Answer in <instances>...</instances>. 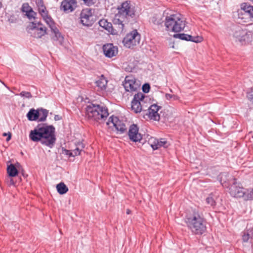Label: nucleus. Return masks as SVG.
Returning a JSON list of instances; mask_svg holds the SVG:
<instances>
[{"label":"nucleus","mask_w":253,"mask_h":253,"mask_svg":"<svg viewBox=\"0 0 253 253\" xmlns=\"http://www.w3.org/2000/svg\"><path fill=\"white\" fill-rule=\"evenodd\" d=\"M30 139L41 143L50 148L53 147L56 140L55 128L53 126L45 124H39L29 134Z\"/></svg>","instance_id":"f257e3e1"},{"label":"nucleus","mask_w":253,"mask_h":253,"mask_svg":"<svg viewBox=\"0 0 253 253\" xmlns=\"http://www.w3.org/2000/svg\"><path fill=\"white\" fill-rule=\"evenodd\" d=\"M135 7L130 1H126L123 2L118 7V13H116L113 20V23L120 31H123L124 25L128 23L130 20L135 16Z\"/></svg>","instance_id":"f03ea898"},{"label":"nucleus","mask_w":253,"mask_h":253,"mask_svg":"<svg viewBox=\"0 0 253 253\" xmlns=\"http://www.w3.org/2000/svg\"><path fill=\"white\" fill-rule=\"evenodd\" d=\"M184 222L188 228L195 235H202L206 231V222L199 212L193 211L187 213Z\"/></svg>","instance_id":"7ed1b4c3"},{"label":"nucleus","mask_w":253,"mask_h":253,"mask_svg":"<svg viewBox=\"0 0 253 253\" xmlns=\"http://www.w3.org/2000/svg\"><path fill=\"white\" fill-rule=\"evenodd\" d=\"M108 110L102 105L90 103L85 108V117L93 122H102L108 116Z\"/></svg>","instance_id":"20e7f679"},{"label":"nucleus","mask_w":253,"mask_h":253,"mask_svg":"<svg viewBox=\"0 0 253 253\" xmlns=\"http://www.w3.org/2000/svg\"><path fill=\"white\" fill-rule=\"evenodd\" d=\"M184 18L179 14H172L165 18V25L167 30L174 32L182 31L185 26Z\"/></svg>","instance_id":"39448f33"},{"label":"nucleus","mask_w":253,"mask_h":253,"mask_svg":"<svg viewBox=\"0 0 253 253\" xmlns=\"http://www.w3.org/2000/svg\"><path fill=\"white\" fill-rule=\"evenodd\" d=\"M46 28L41 22H31L27 27L28 32L35 38H41L46 34Z\"/></svg>","instance_id":"423d86ee"},{"label":"nucleus","mask_w":253,"mask_h":253,"mask_svg":"<svg viewBox=\"0 0 253 253\" xmlns=\"http://www.w3.org/2000/svg\"><path fill=\"white\" fill-rule=\"evenodd\" d=\"M144 98L145 95L142 92L137 93L134 95L131 101V109L135 113H140L141 111L144 113L147 111V107H144L143 105L144 103Z\"/></svg>","instance_id":"0eeeda50"},{"label":"nucleus","mask_w":253,"mask_h":253,"mask_svg":"<svg viewBox=\"0 0 253 253\" xmlns=\"http://www.w3.org/2000/svg\"><path fill=\"white\" fill-rule=\"evenodd\" d=\"M140 35L135 30L127 34L124 38L123 43L126 47L131 48L139 43Z\"/></svg>","instance_id":"6e6552de"},{"label":"nucleus","mask_w":253,"mask_h":253,"mask_svg":"<svg viewBox=\"0 0 253 253\" xmlns=\"http://www.w3.org/2000/svg\"><path fill=\"white\" fill-rule=\"evenodd\" d=\"M81 23L85 26H92L94 23V15L90 8H85L82 10L80 14Z\"/></svg>","instance_id":"1a4fd4ad"},{"label":"nucleus","mask_w":253,"mask_h":253,"mask_svg":"<svg viewBox=\"0 0 253 253\" xmlns=\"http://www.w3.org/2000/svg\"><path fill=\"white\" fill-rule=\"evenodd\" d=\"M161 107L154 104L149 106L146 112L143 113V116H147V118L155 121H159L160 119V116L158 113V111L161 109Z\"/></svg>","instance_id":"9d476101"},{"label":"nucleus","mask_w":253,"mask_h":253,"mask_svg":"<svg viewBox=\"0 0 253 253\" xmlns=\"http://www.w3.org/2000/svg\"><path fill=\"white\" fill-rule=\"evenodd\" d=\"M125 90L128 92L136 91L140 87V84L132 76H126L123 83Z\"/></svg>","instance_id":"9b49d317"},{"label":"nucleus","mask_w":253,"mask_h":253,"mask_svg":"<svg viewBox=\"0 0 253 253\" xmlns=\"http://www.w3.org/2000/svg\"><path fill=\"white\" fill-rule=\"evenodd\" d=\"M107 125H112L120 133H124L126 130V125L121 121L119 120L118 117L113 116L109 118Z\"/></svg>","instance_id":"f8f14e48"},{"label":"nucleus","mask_w":253,"mask_h":253,"mask_svg":"<svg viewBox=\"0 0 253 253\" xmlns=\"http://www.w3.org/2000/svg\"><path fill=\"white\" fill-rule=\"evenodd\" d=\"M138 127L137 125L133 124L129 128L128 135L129 139L134 142H140L142 137L140 133L138 132Z\"/></svg>","instance_id":"ddd939ff"},{"label":"nucleus","mask_w":253,"mask_h":253,"mask_svg":"<svg viewBox=\"0 0 253 253\" xmlns=\"http://www.w3.org/2000/svg\"><path fill=\"white\" fill-rule=\"evenodd\" d=\"M233 181V184L230 185L229 188L230 195L237 198L243 197L245 194L243 188L237 185L235 179H234Z\"/></svg>","instance_id":"4468645a"},{"label":"nucleus","mask_w":253,"mask_h":253,"mask_svg":"<svg viewBox=\"0 0 253 253\" xmlns=\"http://www.w3.org/2000/svg\"><path fill=\"white\" fill-rule=\"evenodd\" d=\"M98 24L100 27L103 28L112 35H116L118 33H122L123 32L119 31L115 25L114 27H113L112 23L108 22L107 20L105 19L99 20Z\"/></svg>","instance_id":"2eb2a0df"},{"label":"nucleus","mask_w":253,"mask_h":253,"mask_svg":"<svg viewBox=\"0 0 253 253\" xmlns=\"http://www.w3.org/2000/svg\"><path fill=\"white\" fill-rule=\"evenodd\" d=\"M103 51L104 55L109 58L116 56L118 53V48L112 43H107L103 46Z\"/></svg>","instance_id":"dca6fc26"},{"label":"nucleus","mask_w":253,"mask_h":253,"mask_svg":"<svg viewBox=\"0 0 253 253\" xmlns=\"http://www.w3.org/2000/svg\"><path fill=\"white\" fill-rule=\"evenodd\" d=\"M76 6V0H64L61 2V9L65 12H70L73 11Z\"/></svg>","instance_id":"f3484780"},{"label":"nucleus","mask_w":253,"mask_h":253,"mask_svg":"<svg viewBox=\"0 0 253 253\" xmlns=\"http://www.w3.org/2000/svg\"><path fill=\"white\" fill-rule=\"evenodd\" d=\"M174 38H179L182 40L191 41L194 42H200L202 41L203 38L200 36H192L186 34H176L174 35Z\"/></svg>","instance_id":"a211bd4d"},{"label":"nucleus","mask_w":253,"mask_h":253,"mask_svg":"<svg viewBox=\"0 0 253 253\" xmlns=\"http://www.w3.org/2000/svg\"><path fill=\"white\" fill-rule=\"evenodd\" d=\"M51 31L52 32L51 35L52 40L54 42H57L59 44H61L63 41V37L61 35L59 30L56 27L55 28L51 29Z\"/></svg>","instance_id":"6ab92c4d"},{"label":"nucleus","mask_w":253,"mask_h":253,"mask_svg":"<svg viewBox=\"0 0 253 253\" xmlns=\"http://www.w3.org/2000/svg\"><path fill=\"white\" fill-rule=\"evenodd\" d=\"M107 80L103 75H102L96 82V86L98 87V90L104 91L106 89Z\"/></svg>","instance_id":"aec40b11"},{"label":"nucleus","mask_w":253,"mask_h":253,"mask_svg":"<svg viewBox=\"0 0 253 253\" xmlns=\"http://www.w3.org/2000/svg\"><path fill=\"white\" fill-rule=\"evenodd\" d=\"M26 116L28 120L30 121H38L40 117L39 108L37 110L34 108L31 109L27 114Z\"/></svg>","instance_id":"412c9836"},{"label":"nucleus","mask_w":253,"mask_h":253,"mask_svg":"<svg viewBox=\"0 0 253 253\" xmlns=\"http://www.w3.org/2000/svg\"><path fill=\"white\" fill-rule=\"evenodd\" d=\"M40 14L42 17L43 20L46 22L47 25H48L51 30L56 27L54 22L53 21L52 18L48 15L47 11Z\"/></svg>","instance_id":"4be33fe9"},{"label":"nucleus","mask_w":253,"mask_h":253,"mask_svg":"<svg viewBox=\"0 0 253 253\" xmlns=\"http://www.w3.org/2000/svg\"><path fill=\"white\" fill-rule=\"evenodd\" d=\"M242 8L249 15L251 21H253V6L246 3Z\"/></svg>","instance_id":"5701e85b"},{"label":"nucleus","mask_w":253,"mask_h":253,"mask_svg":"<svg viewBox=\"0 0 253 253\" xmlns=\"http://www.w3.org/2000/svg\"><path fill=\"white\" fill-rule=\"evenodd\" d=\"M7 172L10 177H14L18 174V171L13 164H10L7 166Z\"/></svg>","instance_id":"b1692460"},{"label":"nucleus","mask_w":253,"mask_h":253,"mask_svg":"<svg viewBox=\"0 0 253 253\" xmlns=\"http://www.w3.org/2000/svg\"><path fill=\"white\" fill-rule=\"evenodd\" d=\"M39 111L40 112V117L39 118L38 122L45 121L48 115V111L42 108H39Z\"/></svg>","instance_id":"393cba45"},{"label":"nucleus","mask_w":253,"mask_h":253,"mask_svg":"<svg viewBox=\"0 0 253 253\" xmlns=\"http://www.w3.org/2000/svg\"><path fill=\"white\" fill-rule=\"evenodd\" d=\"M56 189L60 194H64L68 191V188L63 182L58 184L56 185Z\"/></svg>","instance_id":"a878e982"},{"label":"nucleus","mask_w":253,"mask_h":253,"mask_svg":"<svg viewBox=\"0 0 253 253\" xmlns=\"http://www.w3.org/2000/svg\"><path fill=\"white\" fill-rule=\"evenodd\" d=\"M151 21L153 23L157 25H161L164 22V20L163 19V16L161 14L155 15L152 18Z\"/></svg>","instance_id":"bb28decb"},{"label":"nucleus","mask_w":253,"mask_h":253,"mask_svg":"<svg viewBox=\"0 0 253 253\" xmlns=\"http://www.w3.org/2000/svg\"><path fill=\"white\" fill-rule=\"evenodd\" d=\"M36 2L37 6L38 7L39 12L40 14L45 12L47 11L45 6L43 4V2L42 0H36Z\"/></svg>","instance_id":"cd10ccee"},{"label":"nucleus","mask_w":253,"mask_h":253,"mask_svg":"<svg viewBox=\"0 0 253 253\" xmlns=\"http://www.w3.org/2000/svg\"><path fill=\"white\" fill-rule=\"evenodd\" d=\"M235 36L238 38L240 42L244 41L246 40V33L243 31L239 30L235 33Z\"/></svg>","instance_id":"c85d7f7f"},{"label":"nucleus","mask_w":253,"mask_h":253,"mask_svg":"<svg viewBox=\"0 0 253 253\" xmlns=\"http://www.w3.org/2000/svg\"><path fill=\"white\" fill-rule=\"evenodd\" d=\"M206 203L211 207L214 208L216 205V202L212 194H210L206 199Z\"/></svg>","instance_id":"c756f323"},{"label":"nucleus","mask_w":253,"mask_h":253,"mask_svg":"<svg viewBox=\"0 0 253 253\" xmlns=\"http://www.w3.org/2000/svg\"><path fill=\"white\" fill-rule=\"evenodd\" d=\"M84 148V146L82 143L79 144L76 148L73 150L72 155L73 157H75L76 156L79 155L81 153V152L82 151L83 149Z\"/></svg>","instance_id":"7c9ffc66"},{"label":"nucleus","mask_w":253,"mask_h":253,"mask_svg":"<svg viewBox=\"0 0 253 253\" xmlns=\"http://www.w3.org/2000/svg\"><path fill=\"white\" fill-rule=\"evenodd\" d=\"M158 141L159 139H156V138H151L149 140V143L154 150L158 149Z\"/></svg>","instance_id":"2f4dec72"},{"label":"nucleus","mask_w":253,"mask_h":253,"mask_svg":"<svg viewBox=\"0 0 253 253\" xmlns=\"http://www.w3.org/2000/svg\"><path fill=\"white\" fill-rule=\"evenodd\" d=\"M169 145V142L166 140L164 138H161L160 139H159L158 141V149L163 147L164 148H167Z\"/></svg>","instance_id":"473e14b6"},{"label":"nucleus","mask_w":253,"mask_h":253,"mask_svg":"<svg viewBox=\"0 0 253 253\" xmlns=\"http://www.w3.org/2000/svg\"><path fill=\"white\" fill-rule=\"evenodd\" d=\"M26 15L30 20H31L33 18L35 19V16L37 15V13L34 11L32 8L26 14Z\"/></svg>","instance_id":"72a5a7b5"},{"label":"nucleus","mask_w":253,"mask_h":253,"mask_svg":"<svg viewBox=\"0 0 253 253\" xmlns=\"http://www.w3.org/2000/svg\"><path fill=\"white\" fill-rule=\"evenodd\" d=\"M32 8L29 5L28 3H24L23 4L22 6V11L23 12H25L26 14Z\"/></svg>","instance_id":"f704fd0d"},{"label":"nucleus","mask_w":253,"mask_h":253,"mask_svg":"<svg viewBox=\"0 0 253 253\" xmlns=\"http://www.w3.org/2000/svg\"><path fill=\"white\" fill-rule=\"evenodd\" d=\"M21 97H26L27 98H31L32 95L30 92L23 91L19 94Z\"/></svg>","instance_id":"c9c22d12"},{"label":"nucleus","mask_w":253,"mask_h":253,"mask_svg":"<svg viewBox=\"0 0 253 253\" xmlns=\"http://www.w3.org/2000/svg\"><path fill=\"white\" fill-rule=\"evenodd\" d=\"M250 238V235L247 231H245L243 233V234L242 235V239L244 242H248Z\"/></svg>","instance_id":"e433bc0d"},{"label":"nucleus","mask_w":253,"mask_h":253,"mask_svg":"<svg viewBox=\"0 0 253 253\" xmlns=\"http://www.w3.org/2000/svg\"><path fill=\"white\" fill-rule=\"evenodd\" d=\"M165 97L167 100L173 99L176 100L178 99V96L175 95L170 94L169 93H166L165 94Z\"/></svg>","instance_id":"4c0bfd02"},{"label":"nucleus","mask_w":253,"mask_h":253,"mask_svg":"<svg viewBox=\"0 0 253 253\" xmlns=\"http://www.w3.org/2000/svg\"><path fill=\"white\" fill-rule=\"evenodd\" d=\"M227 175L228 173L226 172H223L220 174V178L221 184H223V183L226 182V179L224 178H225Z\"/></svg>","instance_id":"58836bf2"},{"label":"nucleus","mask_w":253,"mask_h":253,"mask_svg":"<svg viewBox=\"0 0 253 253\" xmlns=\"http://www.w3.org/2000/svg\"><path fill=\"white\" fill-rule=\"evenodd\" d=\"M84 4L88 6H91L94 4L97 0H83Z\"/></svg>","instance_id":"ea45409f"},{"label":"nucleus","mask_w":253,"mask_h":253,"mask_svg":"<svg viewBox=\"0 0 253 253\" xmlns=\"http://www.w3.org/2000/svg\"><path fill=\"white\" fill-rule=\"evenodd\" d=\"M150 89V86L148 84H145L142 86L143 91L145 93H148Z\"/></svg>","instance_id":"a19ab883"},{"label":"nucleus","mask_w":253,"mask_h":253,"mask_svg":"<svg viewBox=\"0 0 253 253\" xmlns=\"http://www.w3.org/2000/svg\"><path fill=\"white\" fill-rule=\"evenodd\" d=\"M62 153L66 155L69 156V157H73L72 152L70 150L65 149H63Z\"/></svg>","instance_id":"79ce46f5"},{"label":"nucleus","mask_w":253,"mask_h":253,"mask_svg":"<svg viewBox=\"0 0 253 253\" xmlns=\"http://www.w3.org/2000/svg\"><path fill=\"white\" fill-rule=\"evenodd\" d=\"M7 184L9 185H14V180L11 178H10L9 179H8L7 181Z\"/></svg>","instance_id":"37998d69"},{"label":"nucleus","mask_w":253,"mask_h":253,"mask_svg":"<svg viewBox=\"0 0 253 253\" xmlns=\"http://www.w3.org/2000/svg\"><path fill=\"white\" fill-rule=\"evenodd\" d=\"M60 119V117H59V115H55V116H54V120L55 121H58Z\"/></svg>","instance_id":"c03bdc74"},{"label":"nucleus","mask_w":253,"mask_h":253,"mask_svg":"<svg viewBox=\"0 0 253 253\" xmlns=\"http://www.w3.org/2000/svg\"><path fill=\"white\" fill-rule=\"evenodd\" d=\"M11 139V134L10 133H9L8 134V137L7 138H6V141H9L10 139Z\"/></svg>","instance_id":"a18cd8bd"},{"label":"nucleus","mask_w":253,"mask_h":253,"mask_svg":"<svg viewBox=\"0 0 253 253\" xmlns=\"http://www.w3.org/2000/svg\"><path fill=\"white\" fill-rule=\"evenodd\" d=\"M130 212H131V211H130V210H128V209H127V211H126V213H127V214H129L130 213Z\"/></svg>","instance_id":"49530a36"},{"label":"nucleus","mask_w":253,"mask_h":253,"mask_svg":"<svg viewBox=\"0 0 253 253\" xmlns=\"http://www.w3.org/2000/svg\"><path fill=\"white\" fill-rule=\"evenodd\" d=\"M3 135H4V136H6V135H7V134H6V133H4L3 134Z\"/></svg>","instance_id":"de8ad7c7"},{"label":"nucleus","mask_w":253,"mask_h":253,"mask_svg":"<svg viewBox=\"0 0 253 253\" xmlns=\"http://www.w3.org/2000/svg\"><path fill=\"white\" fill-rule=\"evenodd\" d=\"M170 92H172V90L171 89H170Z\"/></svg>","instance_id":"09e8293b"}]
</instances>
